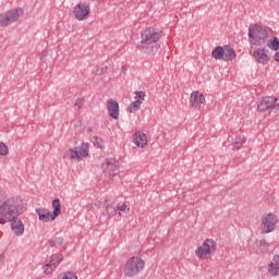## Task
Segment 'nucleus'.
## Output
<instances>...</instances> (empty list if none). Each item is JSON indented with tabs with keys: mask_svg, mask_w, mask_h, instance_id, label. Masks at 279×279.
<instances>
[{
	"mask_svg": "<svg viewBox=\"0 0 279 279\" xmlns=\"http://www.w3.org/2000/svg\"><path fill=\"white\" fill-rule=\"evenodd\" d=\"M25 210H27V207L23 204L21 198H8L0 205V226L10 223L13 234H15V236H23L25 226L19 216L23 215Z\"/></svg>",
	"mask_w": 279,
	"mask_h": 279,
	"instance_id": "obj_1",
	"label": "nucleus"
},
{
	"mask_svg": "<svg viewBox=\"0 0 279 279\" xmlns=\"http://www.w3.org/2000/svg\"><path fill=\"white\" fill-rule=\"evenodd\" d=\"M162 34L156 28L148 27L141 35V45L138 46L142 53L151 56L158 51V40H160Z\"/></svg>",
	"mask_w": 279,
	"mask_h": 279,
	"instance_id": "obj_2",
	"label": "nucleus"
},
{
	"mask_svg": "<svg viewBox=\"0 0 279 279\" xmlns=\"http://www.w3.org/2000/svg\"><path fill=\"white\" fill-rule=\"evenodd\" d=\"M145 269V260L141 257H130L124 266V275L128 278H134V276H138Z\"/></svg>",
	"mask_w": 279,
	"mask_h": 279,
	"instance_id": "obj_3",
	"label": "nucleus"
},
{
	"mask_svg": "<svg viewBox=\"0 0 279 279\" xmlns=\"http://www.w3.org/2000/svg\"><path fill=\"white\" fill-rule=\"evenodd\" d=\"M216 252H217V242L213 239H206L203 242V245L198 246L195 250V256H197L199 260H208V258L215 255Z\"/></svg>",
	"mask_w": 279,
	"mask_h": 279,
	"instance_id": "obj_4",
	"label": "nucleus"
},
{
	"mask_svg": "<svg viewBox=\"0 0 279 279\" xmlns=\"http://www.w3.org/2000/svg\"><path fill=\"white\" fill-rule=\"evenodd\" d=\"M268 34L267 29L263 28V26H253L248 29V40L251 45L255 47H260L267 43Z\"/></svg>",
	"mask_w": 279,
	"mask_h": 279,
	"instance_id": "obj_5",
	"label": "nucleus"
},
{
	"mask_svg": "<svg viewBox=\"0 0 279 279\" xmlns=\"http://www.w3.org/2000/svg\"><path fill=\"white\" fill-rule=\"evenodd\" d=\"M258 112H279V99L274 96L264 97L257 105Z\"/></svg>",
	"mask_w": 279,
	"mask_h": 279,
	"instance_id": "obj_6",
	"label": "nucleus"
},
{
	"mask_svg": "<svg viewBox=\"0 0 279 279\" xmlns=\"http://www.w3.org/2000/svg\"><path fill=\"white\" fill-rule=\"evenodd\" d=\"M21 16H23V9L21 8L2 13L0 15V27H8L12 23H16Z\"/></svg>",
	"mask_w": 279,
	"mask_h": 279,
	"instance_id": "obj_7",
	"label": "nucleus"
},
{
	"mask_svg": "<svg viewBox=\"0 0 279 279\" xmlns=\"http://www.w3.org/2000/svg\"><path fill=\"white\" fill-rule=\"evenodd\" d=\"M90 145L88 143H82L81 146L70 148L66 153L65 156L69 157L70 160H83V158H86L88 156V148Z\"/></svg>",
	"mask_w": 279,
	"mask_h": 279,
	"instance_id": "obj_8",
	"label": "nucleus"
},
{
	"mask_svg": "<svg viewBox=\"0 0 279 279\" xmlns=\"http://www.w3.org/2000/svg\"><path fill=\"white\" fill-rule=\"evenodd\" d=\"M278 223V217L274 214H267L262 218L260 230L263 234H269V232H274L276 230V226Z\"/></svg>",
	"mask_w": 279,
	"mask_h": 279,
	"instance_id": "obj_9",
	"label": "nucleus"
},
{
	"mask_svg": "<svg viewBox=\"0 0 279 279\" xmlns=\"http://www.w3.org/2000/svg\"><path fill=\"white\" fill-rule=\"evenodd\" d=\"M102 171L109 178H114V175H119V162L114 159H106L102 163Z\"/></svg>",
	"mask_w": 279,
	"mask_h": 279,
	"instance_id": "obj_10",
	"label": "nucleus"
},
{
	"mask_svg": "<svg viewBox=\"0 0 279 279\" xmlns=\"http://www.w3.org/2000/svg\"><path fill=\"white\" fill-rule=\"evenodd\" d=\"M73 12L76 21H86V17H88L90 14V7L84 2H80L74 7Z\"/></svg>",
	"mask_w": 279,
	"mask_h": 279,
	"instance_id": "obj_11",
	"label": "nucleus"
},
{
	"mask_svg": "<svg viewBox=\"0 0 279 279\" xmlns=\"http://www.w3.org/2000/svg\"><path fill=\"white\" fill-rule=\"evenodd\" d=\"M253 58L257 64H268L270 60L269 50L265 48H257L253 52Z\"/></svg>",
	"mask_w": 279,
	"mask_h": 279,
	"instance_id": "obj_12",
	"label": "nucleus"
},
{
	"mask_svg": "<svg viewBox=\"0 0 279 279\" xmlns=\"http://www.w3.org/2000/svg\"><path fill=\"white\" fill-rule=\"evenodd\" d=\"M228 143L229 149H232V151H239V149H241L245 143V137L239 135L230 136L228 138Z\"/></svg>",
	"mask_w": 279,
	"mask_h": 279,
	"instance_id": "obj_13",
	"label": "nucleus"
},
{
	"mask_svg": "<svg viewBox=\"0 0 279 279\" xmlns=\"http://www.w3.org/2000/svg\"><path fill=\"white\" fill-rule=\"evenodd\" d=\"M206 102V97L204 94H199V92H193L190 97V104L194 108H198V106H202V104Z\"/></svg>",
	"mask_w": 279,
	"mask_h": 279,
	"instance_id": "obj_14",
	"label": "nucleus"
},
{
	"mask_svg": "<svg viewBox=\"0 0 279 279\" xmlns=\"http://www.w3.org/2000/svg\"><path fill=\"white\" fill-rule=\"evenodd\" d=\"M107 110L111 119H116V120L119 119V102H117L116 100L109 99L107 101Z\"/></svg>",
	"mask_w": 279,
	"mask_h": 279,
	"instance_id": "obj_15",
	"label": "nucleus"
},
{
	"mask_svg": "<svg viewBox=\"0 0 279 279\" xmlns=\"http://www.w3.org/2000/svg\"><path fill=\"white\" fill-rule=\"evenodd\" d=\"M133 143L136 147H145L147 145V135L143 132H135L133 135Z\"/></svg>",
	"mask_w": 279,
	"mask_h": 279,
	"instance_id": "obj_16",
	"label": "nucleus"
},
{
	"mask_svg": "<svg viewBox=\"0 0 279 279\" xmlns=\"http://www.w3.org/2000/svg\"><path fill=\"white\" fill-rule=\"evenodd\" d=\"M236 58V52L234 51V48L230 45H225V56H223V61L225 62H232Z\"/></svg>",
	"mask_w": 279,
	"mask_h": 279,
	"instance_id": "obj_17",
	"label": "nucleus"
},
{
	"mask_svg": "<svg viewBox=\"0 0 279 279\" xmlns=\"http://www.w3.org/2000/svg\"><path fill=\"white\" fill-rule=\"evenodd\" d=\"M51 206L53 208L52 215H51V221L56 219V217H59L62 213V205L60 204V198H56L52 201Z\"/></svg>",
	"mask_w": 279,
	"mask_h": 279,
	"instance_id": "obj_18",
	"label": "nucleus"
},
{
	"mask_svg": "<svg viewBox=\"0 0 279 279\" xmlns=\"http://www.w3.org/2000/svg\"><path fill=\"white\" fill-rule=\"evenodd\" d=\"M36 213L39 217V221H43L44 223L49 222V217L51 218V213L48 211V209L38 208V209H36Z\"/></svg>",
	"mask_w": 279,
	"mask_h": 279,
	"instance_id": "obj_19",
	"label": "nucleus"
},
{
	"mask_svg": "<svg viewBox=\"0 0 279 279\" xmlns=\"http://www.w3.org/2000/svg\"><path fill=\"white\" fill-rule=\"evenodd\" d=\"M226 53L225 46H217L213 51H211V58L214 60H223V56Z\"/></svg>",
	"mask_w": 279,
	"mask_h": 279,
	"instance_id": "obj_20",
	"label": "nucleus"
},
{
	"mask_svg": "<svg viewBox=\"0 0 279 279\" xmlns=\"http://www.w3.org/2000/svg\"><path fill=\"white\" fill-rule=\"evenodd\" d=\"M63 259H64V256L62 254L52 255L50 257V267H53L56 269V267L60 265V263H62Z\"/></svg>",
	"mask_w": 279,
	"mask_h": 279,
	"instance_id": "obj_21",
	"label": "nucleus"
},
{
	"mask_svg": "<svg viewBox=\"0 0 279 279\" xmlns=\"http://www.w3.org/2000/svg\"><path fill=\"white\" fill-rule=\"evenodd\" d=\"M105 206H106V211L105 215H107V217H114V215H117V207H112L108 204V199H105Z\"/></svg>",
	"mask_w": 279,
	"mask_h": 279,
	"instance_id": "obj_22",
	"label": "nucleus"
},
{
	"mask_svg": "<svg viewBox=\"0 0 279 279\" xmlns=\"http://www.w3.org/2000/svg\"><path fill=\"white\" fill-rule=\"evenodd\" d=\"M255 244L262 252H267V250H269V242H267L265 239L257 240Z\"/></svg>",
	"mask_w": 279,
	"mask_h": 279,
	"instance_id": "obj_23",
	"label": "nucleus"
},
{
	"mask_svg": "<svg viewBox=\"0 0 279 279\" xmlns=\"http://www.w3.org/2000/svg\"><path fill=\"white\" fill-rule=\"evenodd\" d=\"M138 110H141V101L140 100H135V101L131 102L128 108V111L133 114L135 112H138Z\"/></svg>",
	"mask_w": 279,
	"mask_h": 279,
	"instance_id": "obj_24",
	"label": "nucleus"
},
{
	"mask_svg": "<svg viewBox=\"0 0 279 279\" xmlns=\"http://www.w3.org/2000/svg\"><path fill=\"white\" fill-rule=\"evenodd\" d=\"M64 239L62 238H54L53 240H49L48 245L50 247H56L57 245H63Z\"/></svg>",
	"mask_w": 279,
	"mask_h": 279,
	"instance_id": "obj_25",
	"label": "nucleus"
},
{
	"mask_svg": "<svg viewBox=\"0 0 279 279\" xmlns=\"http://www.w3.org/2000/svg\"><path fill=\"white\" fill-rule=\"evenodd\" d=\"M145 97H146L145 92L143 90L135 92V97H134L135 101H140V104H143V101H145Z\"/></svg>",
	"mask_w": 279,
	"mask_h": 279,
	"instance_id": "obj_26",
	"label": "nucleus"
},
{
	"mask_svg": "<svg viewBox=\"0 0 279 279\" xmlns=\"http://www.w3.org/2000/svg\"><path fill=\"white\" fill-rule=\"evenodd\" d=\"M268 47L272 49V51H278L279 49V39L278 37H275L270 43L268 44Z\"/></svg>",
	"mask_w": 279,
	"mask_h": 279,
	"instance_id": "obj_27",
	"label": "nucleus"
},
{
	"mask_svg": "<svg viewBox=\"0 0 279 279\" xmlns=\"http://www.w3.org/2000/svg\"><path fill=\"white\" fill-rule=\"evenodd\" d=\"M60 279H77V275L73 271L64 272Z\"/></svg>",
	"mask_w": 279,
	"mask_h": 279,
	"instance_id": "obj_28",
	"label": "nucleus"
},
{
	"mask_svg": "<svg viewBox=\"0 0 279 279\" xmlns=\"http://www.w3.org/2000/svg\"><path fill=\"white\" fill-rule=\"evenodd\" d=\"M9 149L5 143L0 142V156H8Z\"/></svg>",
	"mask_w": 279,
	"mask_h": 279,
	"instance_id": "obj_29",
	"label": "nucleus"
},
{
	"mask_svg": "<svg viewBox=\"0 0 279 279\" xmlns=\"http://www.w3.org/2000/svg\"><path fill=\"white\" fill-rule=\"evenodd\" d=\"M117 210H120V213H129L130 207H128V205H125V203H119L117 206Z\"/></svg>",
	"mask_w": 279,
	"mask_h": 279,
	"instance_id": "obj_30",
	"label": "nucleus"
},
{
	"mask_svg": "<svg viewBox=\"0 0 279 279\" xmlns=\"http://www.w3.org/2000/svg\"><path fill=\"white\" fill-rule=\"evenodd\" d=\"M94 145L95 147H98L99 149H101V147H104V140H101V137H95Z\"/></svg>",
	"mask_w": 279,
	"mask_h": 279,
	"instance_id": "obj_31",
	"label": "nucleus"
},
{
	"mask_svg": "<svg viewBox=\"0 0 279 279\" xmlns=\"http://www.w3.org/2000/svg\"><path fill=\"white\" fill-rule=\"evenodd\" d=\"M53 266H51V264H46L45 267H44V272L45 274H51L53 271Z\"/></svg>",
	"mask_w": 279,
	"mask_h": 279,
	"instance_id": "obj_32",
	"label": "nucleus"
},
{
	"mask_svg": "<svg viewBox=\"0 0 279 279\" xmlns=\"http://www.w3.org/2000/svg\"><path fill=\"white\" fill-rule=\"evenodd\" d=\"M74 105L76 108H78V110L82 109V107L84 106V99L83 98L76 99Z\"/></svg>",
	"mask_w": 279,
	"mask_h": 279,
	"instance_id": "obj_33",
	"label": "nucleus"
},
{
	"mask_svg": "<svg viewBox=\"0 0 279 279\" xmlns=\"http://www.w3.org/2000/svg\"><path fill=\"white\" fill-rule=\"evenodd\" d=\"M3 263H5V254H0V267H2Z\"/></svg>",
	"mask_w": 279,
	"mask_h": 279,
	"instance_id": "obj_34",
	"label": "nucleus"
},
{
	"mask_svg": "<svg viewBox=\"0 0 279 279\" xmlns=\"http://www.w3.org/2000/svg\"><path fill=\"white\" fill-rule=\"evenodd\" d=\"M274 58H275V61H276V62H279V51H277V52L275 53Z\"/></svg>",
	"mask_w": 279,
	"mask_h": 279,
	"instance_id": "obj_35",
	"label": "nucleus"
},
{
	"mask_svg": "<svg viewBox=\"0 0 279 279\" xmlns=\"http://www.w3.org/2000/svg\"><path fill=\"white\" fill-rule=\"evenodd\" d=\"M121 71L125 75V73H128V68L125 65H122Z\"/></svg>",
	"mask_w": 279,
	"mask_h": 279,
	"instance_id": "obj_36",
	"label": "nucleus"
},
{
	"mask_svg": "<svg viewBox=\"0 0 279 279\" xmlns=\"http://www.w3.org/2000/svg\"><path fill=\"white\" fill-rule=\"evenodd\" d=\"M106 71H108V66L101 69V73H106Z\"/></svg>",
	"mask_w": 279,
	"mask_h": 279,
	"instance_id": "obj_37",
	"label": "nucleus"
}]
</instances>
